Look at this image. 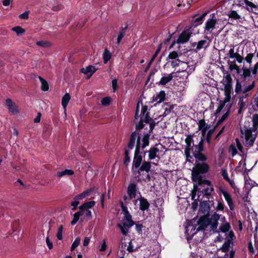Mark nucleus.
Instances as JSON below:
<instances>
[{
  "label": "nucleus",
  "mask_w": 258,
  "mask_h": 258,
  "mask_svg": "<svg viewBox=\"0 0 258 258\" xmlns=\"http://www.w3.org/2000/svg\"><path fill=\"white\" fill-rule=\"evenodd\" d=\"M210 169L209 165L206 162H196L195 167L191 171V179L194 182H198L199 185L203 184L210 185L211 181L207 179H203L201 174L206 173Z\"/></svg>",
  "instance_id": "nucleus-1"
},
{
  "label": "nucleus",
  "mask_w": 258,
  "mask_h": 258,
  "mask_svg": "<svg viewBox=\"0 0 258 258\" xmlns=\"http://www.w3.org/2000/svg\"><path fill=\"white\" fill-rule=\"evenodd\" d=\"M245 130L244 132L241 130V133L244 134L245 136V146L247 147H250L253 146L254 142L256 139V135L253 134L252 132H254L253 129L251 127L249 128H246L245 125L244 126Z\"/></svg>",
  "instance_id": "nucleus-2"
},
{
  "label": "nucleus",
  "mask_w": 258,
  "mask_h": 258,
  "mask_svg": "<svg viewBox=\"0 0 258 258\" xmlns=\"http://www.w3.org/2000/svg\"><path fill=\"white\" fill-rule=\"evenodd\" d=\"M191 33L189 30H183L179 35L178 39L175 41H173L169 46V48H172L176 43L184 44L188 41L191 37Z\"/></svg>",
  "instance_id": "nucleus-3"
},
{
  "label": "nucleus",
  "mask_w": 258,
  "mask_h": 258,
  "mask_svg": "<svg viewBox=\"0 0 258 258\" xmlns=\"http://www.w3.org/2000/svg\"><path fill=\"white\" fill-rule=\"evenodd\" d=\"M153 120L154 119L151 117L150 116V113H146V114H145L144 116H141L139 123L138 124H136V131H140L141 130L144 128V122L147 123Z\"/></svg>",
  "instance_id": "nucleus-4"
},
{
  "label": "nucleus",
  "mask_w": 258,
  "mask_h": 258,
  "mask_svg": "<svg viewBox=\"0 0 258 258\" xmlns=\"http://www.w3.org/2000/svg\"><path fill=\"white\" fill-rule=\"evenodd\" d=\"M134 224L135 223L134 221H126L122 224L118 223L117 227L120 229L121 232L123 235L126 236L128 233V229Z\"/></svg>",
  "instance_id": "nucleus-5"
},
{
  "label": "nucleus",
  "mask_w": 258,
  "mask_h": 258,
  "mask_svg": "<svg viewBox=\"0 0 258 258\" xmlns=\"http://www.w3.org/2000/svg\"><path fill=\"white\" fill-rule=\"evenodd\" d=\"M217 22L216 19H209L205 23L204 33L208 35L212 33V30L215 28Z\"/></svg>",
  "instance_id": "nucleus-6"
},
{
  "label": "nucleus",
  "mask_w": 258,
  "mask_h": 258,
  "mask_svg": "<svg viewBox=\"0 0 258 258\" xmlns=\"http://www.w3.org/2000/svg\"><path fill=\"white\" fill-rule=\"evenodd\" d=\"M210 224L209 219L206 216L201 217L198 221V228L197 229L196 232L192 233V234H196L197 232L203 230L207 227V226Z\"/></svg>",
  "instance_id": "nucleus-7"
},
{
  "label": "nucleus",
  "mask_w": 258,
  "mask_h": 258,
  "mask_svg": "<svg viewBox=\"0 0 258 258\" xmlns=\"http://www.w3.org/2000/svg\"><path fill=\"white\" fill-rule=\"evenodd\" d=\"M135 131L132 133L130 136L129 141L127 145V149L128 150H133L135 146V144L138 142L139 138H141L139 134Z\"/></svg>",
  "instance_id": "nucleus-8"
},
{
  "label": "nucleus",
  "mask_w": 258,
  "mask_h": 258,
  "mask_svg": "<svg viewBox=\"0 0 258 258\" xmlns=\"http://www.w3.org/2000/svg\"><path fill=\"white\" fill-rule=\"evenodd\" d=\"M137 191L138 187L137 183L132 182L128 185L127 193L131 200H133L136 198Z\"/></svg>",
  "instance_id": "nucleus-9"
},
{
  "label": "nucleus",
  "mask_w": 258,
  "mask_h": 258,
  "mask_svg": "<svg viewBox=\"0 0 258 258\" xmlns=\"http://www.w3.org/2000/svg\"><path fill=\"white\" fill-rule=\"evenodd\" d=\"M137 201H139L140 202L139 208L140 210L142 211L148 210L150 207V203L146 198L140 195V197L135 201L136 202Z\"/></svg>",
  "instance_id": "nucleus-10"
},
{
  "label": "nucleus",
  "mask_w": 258,
  "mask_h": 258,
  "mask_svg": "<svg viewBox=\"0 0 258 258\" xmlns=\"http://www.w3.org/2000/svg\"><path fill=\"white\" fill-rule=\"evenodd\" d=\"M151 168V162L150 161H144L140 167L137 169V173L141 175L142 172L145 171L149 173Z\"/></svg>",
  "instance_id": "nucleus-11"
},
{
  "label": "nucleus",
  "mask_w": 258,
  "mask_h": 258,
  "mask_svg": "<svg viewBox=\"0 0 258 258\" xmlns=\"http://www.w3.org/2000/svg\"><path fill=\"white\" fill-rule=\"evenodd\" d=\"M220 191L221 193L223 194L225 201L227 202L230 210L231 211L234 210V205L233 202V200L232 199L231 195L226 191L224 190L223 189H220Z\"/></svg>",
  "instance_id": "nucleus-12"
},
{
  "label": "nucleus",
  "mask_w": 258,
  "mask_h": 258,
  "mask_svg": "<svg viewBox=\"0 0 258 258\" xmlns=\"http://www.w3.org/2000/svg\"><path fill=\"white\" fill-rule=\"evenodd\" d=\"M63 230V225L62 224H60L58 226L57 232H56V237H57V241H56V244L58 246V248H60L62 247L63 244L61 243V241L62 239V231Z\"/></svg>",
  "instance_id": "nucleus-13"
},
{
  "label": "nucleus",
  "mask_w": 258,
  "mask_h": 258,
  "mask_svg": "<svg viewBox=\"0 0 258 258\" xmlns=\"http://www.w3.org/2000/svg\"><path fill=\"white\" fill-rule=\"evenodd\" d=\"M142 161V156H134L132 171H134L135 170H137L143 163Z\"/></svg>",
  "instance_id": "nucleus-14"
},
{
  "label": "nucleus",
  "mask_w": 258,
  "mask_h": 258,
  "mask_svg": "<svg viewBox=\"0 0 258 258\" xmlns=\"http://www.w3.org/2000/svg\"><path fill=\"white\" fill-rule=\"evenodd\" d=\"M208 185V186L204 188L202 191H201V192H202L206 198L209 200L212 197V194L215 192L214 188L213 185L212 184V182H211V184Z\"/></svg>",
  "instance_id": "nucleus-15"
},
{
  "label": "nucleus",
  "mask_w": 258,
  "mask_h": 258,
  "mask_svg": "<svg viewBox=\"0 0 258 258\" xmlns=\"http://www.w3.org/2000/svg\"><path fill=\"white\" fill-rule=\"evenodd\" d=\"M6 103L10 112L13 113H18L19 112L17 106L11 99H7L6 100Z\"/></svg>",
  "instance_id": "nucleus-16"
},
{
  "label": "nucleus",
  "mask_w": 258,
  "mask_h": 258,
  "mask_svg": "<svg viewBox=\"0 0 258 258\" xmlns=\"http://www.w3.org/2000/svg\"><path fill=\"white\" fill-rule=\"evenodd\" d=\"M98 70L95 67L92 65L87 66L86 68H82L81 69V72L85 75H89L88 79L90 78L92 75Z\"/></svg>",
  "instance_id": "nucleus-17"
},
{
  "label": "nucleus",
  "mask_w": 258,
  "mask_h": 258,
  "mask_svg": "<svg viewBox=\"0 0 258 258\" xmlns=\"http://www.w3.org/2000/svg\"><path fill=\"white\" fill-rule=\"evenodd\" d=\"M174 73L172 72L169 74L167 75V76L162 77L160 81L158 83H157L156 84L162 86L165 85L173 79L174 77Z\"/></svg>",
  "instance_id": "nucleus-18"
},
{
  "label": "nucleus",
  "mask_w": 258,
  "mask_h": 258,
  "mask_svg": "<svg viewBox=\"0 0 258 258\" xmlns=\"http://www.w3.org/2000/svg\"><path fill=\"white\" fill-rule=\"evenodd\" d=\"M158 145V144H156L155 146L150 147L148 151V158L149 160H152L155 159L156 157H158L157 154L159 152V149L156 147V146Z\"/></svg>",
  "instance_id": "nucleus-19"
},
{
  "label": "nucleus",
  "mask_w": 258,
  "mask_h": 258,
  "mask_svg": "<svg viewBox=\"0 0 258 258\" xmlns=\"http://www.w3.org/2000/svg\"><path fill=\"white\" fill-rule=\"evenodd\" d=\"M166 98V94L164 91H160L156 96L153 98V101H156L157 103H160L163 102Z\"/></svg>",
  "instance_id": "nucleus-20"
},
{
  "label": "nucleus",
  "mask_w": 258,
  "mask_h": 258,
  "mask_svg": "<svg viewBox=\"0 0 258 258\" xmlns=\"http://www.w3.org/2000/svg\"><path fill=\"white\" fill-rule=\"evenodd\" d=\"M193 154L196 158V162L200 161L205 162L208 159V157L202 152H194Z\"/></svg>",
  "instance_id": "nucleus-21"
},
{
  "label": "nucleus",
  "mask_w": 258,
  "mask_h": 258,
  "mask_svg": "<svg viewBox=\"0 0 258 258\" xmlns=\"http://www.w3.org/2000/svg\"><path fill=\"white\" fill-rule=\"evenodd\" d=\"M149 138L150 137H149V135L147 134L144 135L143 138L142 139V143H141V139H140V148L142 150H143L146 147L149 145Z\"/></svg>",
  "instance_id": "nucleus-22"
},
{
  "label": "nucleus",
  "mask_w": 258,
  "mask_h": 258,
  "mask_svg": "<svg viewBox=\"0 0 258 258\" xmlns=\"http://www.w3.org/2000/svg\"><path fill=\"white\" fill-rule=\"evenodd\" d=\"M232 243L231 239H227L219 248V250L223 252H227L230 249V245Z\"/></svg>",
  "instance_id": "nucleus-23"
},
{
  "label": "nucleus",
  "mask_w": 258,
  "mask_h": 258,
  "mask_svg": "<svg viewBox=\"0 0 258 258\" xmlns=\"http://www.w3.org/2000/svg\"><path fill=\"white\" fill-rule=\"evenodd\" d=\"M242 74H240V78L246 80L248 77L251 76V70L250 68H247L245 67H243L242 68Z\"/></svg>",
  "instance_id": "nucleus-24"
},
{
  "label": "nucleus",
  "mask_w": 258,
  "mask_h": 258,
  "mask_svg": "<svg viewBox=\"0 0 258 258\" xmlns=\"http://www.w3.org/2000/svg\"><path fill=\"white\" fill-rule=\"evenodd\" d=\"M127 28H128V26H127V25H126L124 27H122L120 29V31H119V33H118V37L117 38V41L116 42V43L117 44H119L120 43L122 38L125 35V33L126 32V30L127 29Z\"/></svg>",
  "instance_id": "nucleus-25"
},
{
  "label": "nucleus",
  "mask_w": 258,
  "mask_h": 258,
  "mask_svg": "<svg viewBox=\"0 0 258 258\" xmlns=\"http://www.w3.org/2000/svg\"><path fill=\"white\" fill-rule=\"evenodd\" d=\"M256 48H255L253 52H250L248 53V51L246 50V52L247 53L246 56L244 57V60L246 61L247 63H248L249 64H251V63H252V58L254 57V54L256 52Z\"/></svg>",
  "instance_id": "nucleus-26"
},
{
  "label": "nucleus",
  "mask_w": 258,
  "mask_h": 258,
  "mask_svg": "<svg viewBox=\"0 0 258 258\" xmlns=\"http://www.w3.org/2000/svg\"><path fill=\"white\" fill-rule=\"evenodd\" d=\"M38 79L41 82V89L43 91H47L49 89V85L47 82L40 76H38Z\"/></svg>",
  "instance_id": "nucleus-27"
},
{
  "label": "nucleus",
  "mask_w": 258,
  "mask_h": 258,
  "mask_svg": "<svg viewBox=\"0 0 258 258\" xmlns=\"http://www.w3.org/2000/svg\"><path fill=\"white\" fill-rule=\"evenodd\" d=\"M112 54L107 48H105L103 54V59L104 63H107L111 58Z\"/></svg>",
  "instance_id": "nucleus-28"
},
{
  "label": "nucleus",
  "mask_w": 258,
  "mask_h": 258,
  "mask_svg": "<svg viewBox=\"0 0 258 258\" xmlns=\"http://www.w3.org/2000/svg\"><path fill=\"white\" fill-rule=\"evenodd\" d=\"M130 155V152L128 151V149L127 148L124 149V157L123 159V164L125 165V166H127L131 161V158L129 156Z\"/></svg>",
  "instance_id": "nucleus-29"
},
{
  "label": "nucleus",
  "mask_w": 258,
  "mask_h": 258,
  "mask_svg": "<svg viewBox=\"0 0 258 258\" xmlns=\"http://www.w3.org/2000/svg\"><path fill=\"white\" fill-rule=\"evenodd\" d=\"M95 202L94 201L86 202L81 205V209H84V210H89V209L93 208L95 206Z\"/></svg>",
  "instance_id": "nucleus-30"
},
{
  "label": "nucleus",
  "mask_w": 258,
  "mask_h": 258,
  "mask_svg": "<svg viewBox=\"0 0 258 258\" xmlns=\"http://www.w3.org/2000/svg\"><path fill=\"white\" fill-rule=\"evenodd\" d=\"M210 207L209 204L207 201H202L200 204V210L202 213H204L206 211H208Z\"/></svg>",
  "instance_id": "nucleus-31"
},
{
  "label": "nucleus",
  "mask_w": 258,
  "mask_h": 258,
  "mask_svg": "<svg viewBox=\"0 0 258 258\" xmlns=\"http://www.w3.org/2000/svg\"><path fill=\"white\" fill-rule=\"evenodd\" d=\"M193 135H188L186 138L185 140V142L186 143V148L185 149H191V144H193Z\"/></svg>",
  "instance_id": "nucleus-32"
},
{
  "label": "nucleus",
  "mask_w": 258,
  "mask_h": 258,
  "mask_svg": "<svg viewBox=\"0 0 258 258\" xmlns=\"http://www.w3.org/2000/svg\"><path fill=\"white\" fill-rule=\"evenodd\" d=\"M140 139H141V138H139L138 142H136L134 156H142V150L140 148Z\"/></svg>",
  "instance_id": "nucleus-33"
},
{
  "label": "nucleus",
  "mask_w": 258,
  "mask_h": 258,
  "mask_svg": "<svg viewBox=\"0 0 258 258\" xmlns=\"http://www.w3.org/2000/svg\"><path fill=\"white\" fill-rule=\"evenodd\" d=\"M252 125L251 127L254 132H255L258 128V114H255L252 116Z\"/></svg>",
  "instance_id": "nucleus-34"
},
{
  "label": "nucleus",
  "mask_w": 258,
  "mask_h": 258,
  "mask_svg": "<svg viewBox=\"0 0 258 258\" xmlns=\"http://www.w3.org/2000/svg\"><path fill=\"white\" fill-rule=\"evenodd\" d=\"M231 108V105L228 107V108L227 111L222 116V117L219 119L217 121V125L221 124L229 115L230 110Z\"/></svg>",
  "instance_id": "nucleus-35"
},
{
  "label": "nucleus",
  "mask_w": 258,
  "mask_h": 258,
  "mask_svg": "<svg viewBox=\"0 0 258 258\" xmlns=\"http://www.w3.org/2000/svg\"><path fill=\"white\" fill-rule=\"evenodd\" d=\"M148 123L149 124V130L148 131H147V132H144V135H149V137H150V135H151V134L152 133V132H153V130L155 128V126H156V122L154 120L148 122Z\"/></svg>",
  "instance_id": "nucleus-36"
},
{
  "label": "nucleus",
  "mask_w": 258,
  "mask_h": 258,
  "mask_svg": "<svg viewBox=\"0 0 258 258\" xmlns=\"http://www.w3.org/2000/svg\"><path fill=\"white\" fill-rule=\"evenodd\" d=\"M232 224L235 229L237 226L240 231H241L243 229L242 223L240 220H238L236 219H232Z\"/></svg>",
  "instance_id": "nucleus-37"
},
{
  "label": "nucleus",
  "mask_w": 258,
  "mask_h": 258,
  "mask_svg": "<svg viewBox=\"0 0 258 258\" xmlns=\"http://www.w3.org/2000/svg\"><path fill=\"white\" fill-rule=\"evenodd\" d=\"M36 45L44 48H48L51 46L50 42L43 40L37 41Z\"/></svg>",
  "instance_id": "nucleus-38"
},
{
  "label": "nucleus",
  "mask_w": 258,
  "mask_h": 258,
  "mask_svg": "<svg viewBox=\"0 0 258 258\" xmlns=\"http://www.w3.org/2000/svg\"><path fill=\"white\" fill-rule=\"evenodd\" d=\"M231 228L230 224L228 222H226L225 224L222 225L219 227L220 231L223 233L228 232Z\"/></svg>",
  "instance_id": "nucleus-39"
},
{
  "label": "nucleus",
  "mask_w": 258,
  "mask_h": 258,
  "mask_svg": "<svg viewBox=\"0 0 258 258\" xmlns=\"http://www.w3.org/2000/svg\"><path fill=\"white\" fill-rule=\"evenodd\" d=\"M12 30L15 32L18 36L21 35L25 32V30L21 26L14 27L12 29Z\"/></svg>",
  "instance_id": "nucleus-40"
},
{
  "label": "nucleus",
  "mask_w": 258,
  "mask_h": 258,
  "mask_svg": "<svg viewBox=\"0 0 258 258\" xmlns=\"http://www.w3.org/2000/svg\"><path fill=\"white\" fill-rule=\"evenodd\" d=\"M228 16L229 18H232L234 20H239L240 19V16L234 10H231Z\"/></svg>",
  "instance_id": "nucleus-41"
},
{
  "label": "nucleus",
  "mask_w": 258,
  "mask_h": 258,
  "mask_svg": "<svg viewBox=\"0 0 258 258\" xmlns=\"http://www.w3.org/2000/svg\"><path fill=\"white\" fill-rule=\"evenodd\" d=\"M204 140L203 139H201L199 144L195 146L197 150H195L194 152H201L204 151Z\"/></svg>",
  "instance_id": "nucleus-42"
},
{
  "label": "nucleus",
  "mask_w": 258,
  "mask_h": 258,
  "mask_svg": "<svg viewBox=\"0 0 258 258\" xmlns=\"http://www.w3.org/2000/svg\"><path fill=\"white\" fill-rule=\"evenodd\" d=\"M207 41L206 40H202L199 41L197 45L196 49L197 50H200L203 47H207L208 45H206Z\"/></svg>",
  "instance_id": "nucleus-43"
},
{
  "label": "nucleus",
  "mask_w": 258,
  "mask_h": 258,
  "mask_svg": "<svg viewBox=\"0 0 258 258\" xmlns=\"http://www.w3.org/2000/svg\"><path fill=\"white\" fill-rule=\"evenodd\" d=\"M235 91L237 94L242 92L241 84L238 79H236Z\"/></svg>",
  "instance_id": "nucleus-44"
},
{
  "label": "nucleus",
  "mask_w": 258,
  "mask_h": 258,
  "mask_svg": "<svg viewBox=\"0 0 258 258\" xmlns=\"http://www.w3.org/2000/svg\"><path fill=\"white\" fill-rule=\"evenodd\" d=\"M232 84H226L224 87V94H231Z\"/></svg>",
  "instance_id": "nucleus-45"
},
{
  "label": "nucleus",
  "mask_w": 258,
  "mask_h": 258,
  "mask_svg": "<svg viewBox=\"0 0 258 258\" xmlns=\"http://www.w3.org/2000/svg\"><path fill=\"white\" fill-rule=\"evenodd\" d=\"M111 101V99L110 97H105L102 99L101 102L103 106H106L110 104Z\"/></svg>",
  "instance_id": "nucleus-46"
},
{
  "label": "nucleus",
  "mask_w": 258,
  "mask_h": 258,
  "mask_svg": "<svg viewBox=\"0 0 258 258\" xmlns=\"http://www.w3.org/2000/svg\"><path fill=\"white\" fill-rule=\"evenodd\" d=\"M214 132V128H211L209 130L207 133L206 136V141L208 144H210L211 142V137Z\"/></svg>",
  "instance_id": "nucleus-47"
},
{
  "label": "nucleus",
  "mask_w": 258,
  "mask_h": 258,
  "mask_svg": "<svg viewBox=\"0 0 258 258\" xmlns=\"http://www.w3.org/2000/svg\"><path fill=\"white\" fill-rule=\"evenodd\" d=\"M80 241L81 239L80 237H77L76 238L71 246V250L72 251L74 250L80 244Z\"/></svg>",
  "instance_id": "nucleus-48"
},
{
  "label": "nucleus",
  "mask_w": 258,
  "mask_h": 258,
  "mask_svg": "<svg viewBox=\"0 0 258 258\" xmlns=\"http://www.w3.org/2000/svg\"><path fill=\"white\" fill-rule=\"evenodd\" d=\"M255 86V81H253L251 84L248 85L247 87H245L243 90H242V93H246L247 92L253 89V88Z\"/></svg>",
  "instance_id": "nucleus-49"
},
{
  "label": "nucleus",
  "mask_w": 258,
  "mask_h": 258,
  "mask_svg": "<svg viewBox=\"0 0 258 258\" xmlns=\"http://www.w3.org/2000/svg\"><path fill=\"white\" fill-rule=\"evenodd\" d=\"M178 56L179 55L177 52L176 51H173L169 53L167 58L171 59H176L178 58Z\"/></svg>",
  "instance_id": "nucleus-50"
},
{
  "label": "nucleus",
  "mask_w": 258,
  "mask_h": 258,
  "mask_svg": "<svg viewBox=\"0 0 258 258\" xmlns=\"http://www.w3.org/2000/svg\"><path fill=\"white\" fill-rule=\"evenodd\" d=\"M228 64L229 65V69L230 71H233L235 70L236 68H238V66L236 64L235 61L229 60Z\"/></svg>",
  "instance_id": "nucleus-51"
},
{
  "label": "nucleus",
  "mask_w": 258,
  "mask_h": 258,
  "mask_svg": "<svg viewBox=\"0 0 258 258\" xmlns=\"http://www.w3.org/2000/svg\"><path fill=\"white\" fill-rule=\"evenodd\" d=\"M220 219V216L219 214H217L216 213H215L213 215H212L211 217V219L210 220V223L211 222H215V223H218V220Z\"/></svg>",
  "instance_id": "nucleus-52"
},
{
  "label": "nucleus",
  "mask_w": 258,
  "mask_h": 258,
  "mask_svg": "<svg viewBox=\"0 0 258 258\" xmlns=\"http://www.w3.org/2000/svg\"><path fill=\"white\" fill-rule=\"evenodd\" d=\"M229 152L231 153L232 156L233 157L237 154V150L236 147L233 144H231L229 147Z\"/></svg>",
  "instance_id": "nucleus-53"
},
{
  "label": "nucleus",
  "mask_w": 258,
  "mask_h": 258,
  "mask_svg": "<svg viewBox=\"0 0 258 258\" xmlns=\"http://www.w3.org/2000/svg\"><path fill=\"white\" fill-rule=\"evenodd\" d=\"M140 103L143 104L142 101H139L136 106V112L135 115V120L138 119L139 117V108H140Z\"/></svg>",
  "instance_id": "nucleus-54"
},
{
  "label": "nucleus",
  "mask_w": 258,
  "mask_h": 258,
  "mask_svg": "<svg viewBox=\"0 0 258 258\" xmlns=\"http://www.w3.org/2000/svg\"><path fill=\"white\" fill-rule=\"evenodd\" d=\"M199 129H201L204 128L206 126H210L208 125L206 122L205 119H202L200 120L198 123Z\"/></svg>",
  "instance_id": "nucleus-55"
},
{
  "label": "nucleus",
  "mask_w": 258,
  "mask_h": 258,
  "mask_svg": "<svg viewBox=\"0 0 258 258\" xmlns=\"http://www.w3.org/2000/svg\"><path fill=\"white\" fill-rule=\"evenodd\" d=\"M225 105V104L224 102H221V101H220V104L218 107L217 108V110H216V115L220 113L223 108L224 107Z\"/></svg>",
  "instance_id": "nucleus-56"
},
{
  "label": "nucleus",
  "mask_w": 258,
  "mask_h": 258,
  "mask_svg": "<svg viewBox=\"0 0 258 258\" xmlns=\"http://www.w3.org/2000/svg\"><path fill=\"white\" fill-rule=\"evenodd\" d=\"M221 175H222V177H223V178L226 181H228L229 180L230 178L229 177L228 174L227 173L226 169H223L221 170Z\"/></svg>",
  "instance_id": "nucleus-57"
},
{
  "label": "nucleus",
  "mask_w": 258,
  "mask_h": 258,
  "mask_svg": "<svg viewBox=\"0 0 258 258\" xmlns=\"http://www.w3.org/2000/svg\"><path fill=\"white\" fill-rule=\"evenodd\" d=\"M80 217L78 215V214L75 213L74 214L73 220L71 221V225H75L77 223V222L79 221Z\"/></svg>",
  "instance_id": "nucleus-58"
},
{
  "label": "nucleus",
  "mask_w": 258,
  "mask_h": 258,
  "mask_svg": "<svg viewBox=\"0 0 258 258\" xmlns=\"http://www.w3.org/2000/svg\"><path fill=\"white\" fill-rule=\"evenodd\" d=\"M210 126H206L204 128L199 129L202 132V136L201 139H203L204 140L206 133L207 131L210 128Z\"/></svg>",
  "instance_id": "nucleus-59"
},
{
  "label": "nucleus",
  "mask_w": 258,
  "mask_h": 258,
  "mask_svg": "<svg viewBox=\"0 0 258 258\" xmlns=\"http://www.w3.org/2000/svg\"><path fill=\"white\" fill-rule=\"evenodd\" d=\"M142 109L141 111V114L140 116H144L145 114H146V113H150L149 111H148V106L147 105H143L142 104Z\"/></svg>",
  "instance_id": "nucleus-60"
},
{
  "label": "nucleus",
  "mask_w": 258,
  "mask_h": 258,
  "mask_svg": "<svg viewBox=\"0 0 258 258\" xmlns=\"http://www.w3.org/2000/svg\"><path fill=\"white\" fill-rule=\"evenodd\" d=\"M245 102L244 101V100L243 99V97H240L239 102H238V105L239 106V112H240L241 110L242 109V108L245 106Z\"/></svg>",
  "instance_id": "nucleus-61"
},
{
  "label": "nucleus",
  "mask_w": 258,
  "mask_h": 258,
  "mask_svg": "<svg viewBox=\"0 0 258 258\" xmlns=\"http://www.w3.org/2000/svg\"><path fill=\"white\" fill-rule=\"evenodd\" d=\"M210 225H211V230L214 233L218 232L217 229L218 223H215V222H212V223H210Z\"/></svg>",
  "instance_id": "nucleus-62"
},
{
  "label": "nucleus",
  "mask_w": 258,
  "mask_h": 258,
  "mask_svg": "<svg viewBox=\"0 0 258 258\" xmlns=\"http://www.w3.org/2000/svg\"><path fill=\"white\" fill-rule=\"evenodd\" d=\"M237 53L234 52V47L231 48L229 51L228 55L230 58L233 59L236 57Z\"/></svg>",
  "instance_id": "nucleus-63"
},
{
  "label": "nucleus",
  "mask_w": 258,
  "mask_h": 258,
  "mask_svg": "<svg viewBox=\"0 0 258 258\" xmlns=\"http://www.w3.org/2000/svg\"><path fill=\"white\" fill-rule=\"evenodd\" d=\"M84 215L89 219H91L92 218V212L90 210H84Z\"/></svg>",
  "instance_id": "nucleus-64"
}]
</instances>
